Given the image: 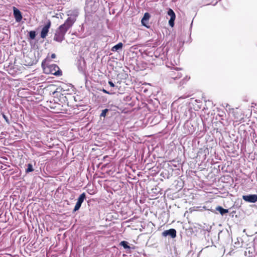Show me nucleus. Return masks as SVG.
I'll list each match as a JSON object with an SVG mask.
<instances>
[{"mask_svg": "<svg viewBox=\"0 0 257 257\" xmlns=\"http://www.w3.org/2000/svg\"><path fill=\"white\" fill-rule=\"evenodd\" d=\"M67 15L68 18L65 23L56 30L54 40L56 42H61L64 39L66 32L76 21L78 16V12L77 10L70 11L68 12Z\"/></svg>", "mask_w": 257, "mask_h": 257, "instance_id": "obj_1", "label": "nucleus"}, {"mask_svg": "<svg viewBox=\"0 0 257 257\" xmlns=\"http://www.w3.org/2000/svg\"><path fill=\"white\" fill-rule=\"evenodd\" d=\"M42 66L46 73H50L56 76H60L62 75V71L56 64H47L45 66L44 62H42Z\"/></svg>", "mask_w": 257, "mask_h": 257, "instance_id": "obj_2", "label": "nucleus"}, {"mask_svg": "<svg viewBox=\"0 0 257 257\" xmlns=\"http://www.w3.org/2000/svg\"><path fill=\"white\" fill-rule=\"evenodd\" d=\"M99 0H86L85 11L88 14L96 12L99 6Z\"/></svg>", "mask_w": 257, "mask_h": 257, "instance_id": "obj_3", "label": "nucleus"}, {"mask_svg": "<svg viewBox=\"0 0 257 257\" xmlns=\"http://www.w3.org/2000/svg\"><path fill=\"white\" fill-rule=\"evenodd\" d=\"M180 68H174V69L169 72V76L171 79L176 80L180 78L182 76V74L179 71Z\"/></svg>", "mask_w": 257, "mask_h": 257, "instance_id": "obj_4", "label": "nucleus"}, {"mask_svg": "<svg viewBox=\"0 0 257 257\" xmlns=\"http://www.w3.org/2000/svg\"><path fill=\"white\" fill-rule=\"evenodd\" d=\"M51 26V22L48 20L41 30L40 36L42 38L44 39L47 37Z\"/></svg>", "mask_w": 257, "mask_h": 257, "instance_id": "obj_5", "label": "nucleus"}, {"mask_svg": "<svg viewBox=\"0 0 257 257\" xmlns=\"http://www.w3.org/2000/svg\"><path fill=\"white\" fill-rule=\"evenodd\" d=\"M242 199L246 202L255 203L257 202V195L250 194L247 195H243Z\"/></svg>", "mask_w": 257, "mask_h": 257, "instance_id": "obj_6", "label": "nucleus"}, {"mask_svg": "<svg viewBox=\"0 0 257 257\" xmlns=\"http://www.w3.org/2000/svg\"><path fill=\"white\" fill-rule=\"evenodd\" d=\"M168 15L170 16V19L169 21V25L173 27L174 26V21L176 18V15L174 12L171 9H169L167 13Z\"/></svg>", "mask_w": 257, "mask_h": 257, "instance_id": "obj_7", "label": "nucleus"}, {"mask_svg": "<svg viewBox=\"0 0 257 257\" xmlns=\"http://www.w3.org/2000/svg\"><path fill=\"white\" fill-rule=\"evenodd\" d=\"M150 18V15L149 13H145L144 17H143L141 23L143 26L146 27L147 28H150V25H149V21Z\"/></svg>", "mask_w": 257, "mask_h": 257, "instance_id": "obj_8", "label": "nucleus"}, {"mask_svg": "<svg viewBox=\"0 0 257 257\" xmlns=\"http://www.w3.org/2000/svg\"><path fill=\"white\" fill-rule=\"evenodd\" d=\"M14 16L17 22H20L22 20L21 12L16 7H13Z\"/></svg>", "mask_w": 257, "mask_h": 257, "instance_id": "obj_9", "label": "nucleus"}, {"mask_svg": "<svg viewBox=\"0 0 257 257\" xmlns=\"http://www.w3.org/2000/svg\"><path fill=\"white\" fill-rule=\"evenodd\" d=\"M162 235L163 236H170L172 238H174L176 236V231L173 228L170 229L163 231Z\"/></svg>", "mask_w": 257, "mask_h": 257, "instance_id": "obj_10", "label": "nucleus"}, {"mask_svg": "<svg viewBox=\"0 0 257 257\" xmlns=\"http://www.w3.org/2000/svg\"><path fill=\"white\" fill-rule=\"evenodd\" d=\"M123 44L122 43L120 42L114 45L112 47L111 50L113 52H116L119 50H121L122 48Z\"/></svg>", "mask_w": 257, "mask_h": 257, "instance_id": "obj_11", "label": "nucleus"}, {"mask_svg": "<svg viewBox=\"0 0 257 257\" xmlns=\"http://www.w3.org/2000/svg\"><path fill=\"white\" fill-rule=\"evenodd\" d=\"M216 210L218 211L222 215H224V214L228 212V209H224L222 207L219 206H217L216 208Z\"/></svg>", "mask_w": 257, "mask_h": 257, "instance_id": "obj_12", "label": "nucleus"}, {"mask_svg": "<svg viewBox=\"0 0 257 257\" xmlns=\"http://www.w3.org/2000/svg\"><path fill=\"white\" fill-rule=\"evenodd\" d=\"M86 198V194L84 192L83 193H82L80 196L79 197H78V199H77V202L78 203H80L81 204H82V203H83V202L84 201V199H85Z\"/></svg>", "mask_w": 257, "mask_h": 257, "instance_id": "obj_13", "label": "nucleus"}, {"mask_svg": "<svg viewBox=\"0 0 257 257\" xmlns=\"http://www.w3.org/2000/svg\"><path fill=\"white\" fill-rule=\"evenodd\" d=\"M120 245L123 247L125 249H130V246L128 245V242L126 241H122L120 243Z\"/></svg>", "mask_w": 257, "mask_h": 257, "instance_id": "obj_14", "label": "nucleus"}, {"mask_svg": "<svg viewBox=\"0 0 257 257\" xmlns=\"http://www.w3.org/2000/svg\"><path fill=\"white\" fill-rule=\"evenodd\" d=\"M34 171L33 165L31 164H28L27 165V168L26 169V172L27 173L32 172Z\"/></svg>", "mask_w": 257, "mask_h": 257, "instance_id": "obj_15", "label": "nucleus"}, {"mask_svg": "<svg viewBox=\"0 0 257 257\" xmlns=\"http://www.w3.org/2000/svg\"><path fill=\"white\" fill-rule=\"evenodd\" d=\"M29 35L30 38L31 40H33L36 37V32L35 31H31L29 33Z\"/></svg>", "mask_w": 257, "mask_h": 257, "instance_id": "obj_16", "label": "nucleus"}, {"mask_svg": "<svg viewBox=\"0 0 257 257\" xmlns=\"http://www.w3.org/2000/svg\"><path fill=\"white\" fill-rule=\"evenodd\" d=\"M81 206V204L76 202V204L74 207V208L73 209V212H76V211L80 209Z\"/></svg>", "mask_w": 257, "mask_h": 257, "instance_id": "obj_17", "label": "nucleus"}, {"mask_svg": "<svg viewBox=\"0 0 257 257\" xmlns=\"http://www.w3.org/2000/svg\"><path fill=\"white\" fill-rule=\"evenodd\" d=\"M108 111V109H104L102 110V112L100 115V116L103 117H105L106 113Z\"/></svg>", "mask_w": 257, "mask_h": 257, "instance_id": "obj_18", "label": "nucleus"}, {"mask_svg": "<svg viewBox=\"0 0 257 257\" xmlns=\"http://www.w3.org/2000/svg\"><path fill=\"white\" fill-rule=\"evenodd\" d=\"M3 118L5 119V120H6V121L8 123H9V119L8 118L7 116H6V115H5L4 114H3Z\"/></svg>", "mask_w": 257, "mask_h": 257, "instance_id": "obj_19", "label": "nucleus"}, {"mask_svg": "<svg viewBox=\"0 0 257 257\" xmlns=\"http://www.w3.org/2000/svg\"><path fill=\"white\" fill-rule=\"evenodd\" d=\"M108 84L111 87H114L115 86L114 84L111 81H109Z\"/></svg>", "mask_w": 257, "mask_h": 257, "instance_id": "obj_20", "label": "nucleus"}, {"mask_svg": "<svg viewBox=\"0 0 257 257\" xmlns=\"http://www.w3.org/2000/svg\"><path fill=\"white\" fill-rule=\"evenodd\" d=\"M102 91L103 92L105 93H106V94H111V93H110L109 92L107 91V90H106L104 89H103L102 90Z\"/></svg>", "mask_w": 257, "mask_h": 257, "instance_id": "obj_21", "label": "nucleus"}, {"mask_svg": "<svg viewBox=\"0 0 257 257\" xmlns=\"http://www.w3.org/2000/svg\"><path fill=\"white\" fill-rule=\"evenodd\" d=\"M56 56L55 54L53 53V54H51V58L52 59H55L56 58Z\"/></svg>", "mask_w": 257, "mask_h": 257, "instance_id": "obj_22", "label": "nucleus"}, {"mask_svg": "<svg viewBox=\"0 0 257 257\" xmlns=\"http://www.w3.org/2000/svg\"><path fill=\"white\" fill-rule=\"evenodd\" d=\"M217 2H216L215 3H214V4H212V5H213V6H215V5H216V4H217Z\"/></svg>", "mask_w": 257, "mask_h": 257, "instance_id": "obj_23", "label": "nucleus"}]
</instances>
